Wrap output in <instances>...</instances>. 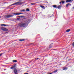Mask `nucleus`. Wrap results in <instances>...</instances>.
<instances>
[{"instance_id":"24","label":"nucleus","mask_w":74,"mask_h":74,"mask_svg":"<svg viewBox=\"0 0 74 74\" xmlns=\"http://www.w3.org/2000/svg\"><path fill=\"white\" fill-rule=\"evenodd\" d=\"M72 45H73V47H74V42L73 43Z\"/></svg>"},{"instance_id":"19","label":"nucleus","mask_w":74,"mask_h":74,"mask_svg":"<svg viewBox=\"0 0 74 74\" xmlns=\"http://www.w3.org/2000/svg\"><path fill=\"white\" fill-rule=\"evenodd\" d=\"M13 62H17V61L16 60H13Z\"/></svg>"},{"instance_id":"2","label":"nucleus","mask_w":74,"mask_h":74,"mask_svg":"<svg viewBox=\"0 0 74 74\" xmlns=\"http://www.w3.org/2000/svg\"><path fill=\"white\" fill-rule=\"evenodd\" d=\"M14 16V15L10 14H8L4 16L5 18H9L10 17H12Z\"/></svg>"},{"instance_id":"30","label":"nucleus","mask_w":74,"mask_h":74,"mask_svg":"<svg viewBox=\"0 0 74 74\" xmlns=\"http://www.w3.org/2000/svg\"><path fill=\"white\" fill-rule=\"evenodd\" d=\"M20 16H17V17H19V18H20Z\"/></svg>"},{"instance_id":"27","label":"nucleus","mask_w":74,"mask_h":74,"mask_svg":"<svg viewBox=\"0 0 74 74\" xmlns=\"http://www.w3.org/2000/svg\"><path fill=\"white\" fill-rule=\"evenodd\" d=\"M60 4H62V1L61 2H60Z\"/></svg>"},{"instance_id":"23","label":"nucleus","mask_w":74,"mask_h":74,"mask_svg":"<svg viewBox=\"0 0 74 74\" xmlns=\"http://www.w3.org/2000/svg\"><path fill=\"white\" fill-rule=\"evenodd\" d=\"M35 3H31L30 4L31 5H34V4H35Z\"/></svg>"},{"instance_id":"36","label":"nucleus","mask_w":74,"mask_h":74,"mask_svg":"<svg viewBox=\"0 0 74 74\" xmlns=\"http://www.w3.org/2000/svg\"><path fill=\"white\" fill-rule=\"evenodd\" d=\"M52 73H51V74H52Z\"/></svg>"},{"instance_id":"12","label":"nucleus","mask_w":74,"mask_h":74,"mask_svg":"<svg viewBox=\"0 0 74 74\" xmlns=\"http://www.w3.org/2000/svg\"><path fill=\"white\" fill-rule=\"evenodd\" d=\"M40 7H41L43 9H45V7L43 6H41Z\"/></svg>"},{"instance_id":"35","label":"nucleus","mask_w":74,"mask_h":74,"mask_svg":"<svg viewBox=\"0 0 74 74\" xmlns=\"http://www.w3.org/2000/svg\"><path fill=\"white\" fill-rule=\"evenodd\" d=\"M60 65H62V64H60Z\"/></svg>"},{"instance_id":"1","label":"nucleus","mask_w":74,"mask_h":74,"mask_svg":"<svg viewBox=\"0 0 74 74\" xmlns=\"http://www.w3.org/2000/svg\"><path fill=\"white\" fill-rule=\"evenodd\" d=\"M27 23H28V21H26L25 22H21L18 24V26L20 27H26L27 26Z\"/></svg>"},{"instance_id":"17","label":"nucleus","mask_w":74,"mask_h":74,"mask_svg":"<svg viewBox=\"0 0 74 74\" xmlns=\"http://www.w3.org/2000/svg\"><path fill=\"white\" fill-rule=\"evenodd\" d=\"M20 18H25V16H20Z\"/></svg>"},{"instance_id":"3","label":"nucleus","mask_w":74,"mask_h":74,"mask_svg":"<svg viewBox=\"0 0 74 74\" xmlns=\"http://www.w3.org/2000/svg\"><path fill=\"white\" fill-rule=\"evenodd\" d=\"M1 30L3 31H4V32H7L8 31V29L2 27L1 28Z\"/></svg>"},{"instance_id":"34","label":"nucleus","mask_w":74,"mask_h":74,"mask_svg":"<svg viewBox=\"0 0 74 74\" xmlns=\"http://www.w3.org/2000/svg\"><path fill=\"white\" fill-rule=\"evenodd\" d=\"M73 9H74V7L73 8Z\"/></svg>"},{"instance_id":"29","label":"nucleus","mask_w":74,"mask_h":74,"mask_svg":"<svg viewBox=\"0 0 74 74\" xmlns=\"http://www.w3.org/2000/svg\"><path fill=\"white\" fill-rule=\"evenodd\" d=\"M24 74H29L27 73H25Z\"/></svg>"},{"instance_id":"28","label":"nucleus","mask_w":74,"mask_h":74,"mask_svg":"<svg viewBox=\"0 0 74 74\" xmlns=\"http://www.w3.org/2000/svg\"><path fill=\"white\" fill-rule=\"evenodd\" d=\"M38 59H39V58H37L36 59V60H38Z\"/></svg>"},{"instance_id":"11","label":"nucleus","mask_w":74,"mask_h":74,"mask_svg":"<svg viewBox=\"0 0 74 74\" xmlns=\"http://www.w3.org/2000/svg\"><path fill=\"white\" fill-rule=\"evenodd\" d=\"M68 69V68H65L64 69H63V70H67Z\"/></svg>"},{"instance_id":"14","label":"nucleus","mask_w":74,"mask_h":74,"mask_svg":"<svg viewBox=\"0 0 74 74\" xmlns=\"http://www.w3.org/2000/svg\"><path fill=\"white\" fill-rule=\"evenodd\" d=\"M70 29H67L66 30V32H70Z\"/></svg>"},{"instance_id":"9","label":"nucleus","mask_w":74,"mask_h":74,"mask_svg":"<svg viewBox=\"0 0 74 74\" xmlns=\"http://www.w3.org/2000/svg\"><path fill=\"white\" fill-rule=\"evenodd\" d=\"M25 9H24L23 10H20V12H25Z\"/></svg>"},{"instance_id":"37","label":"nucleus","mask_w":74,"mask_h":74,"mask_svg":"<svg viewBox=\"0 0 74 74\" xmlns=\"http://www.w3.org/2000/svg\"><path fill=\"white\" fill-rule=\"evenodd\" d=\"M18 20H19V18H18Z\"/></svg>"},{"instance_id":"16","label":"nucleus","mask_w":74,"mask_h":74,"mask_svg":"<svg viewBox=\"0 0 74 74\" xmlns=\"http://www.w3.org/2000/svg\"><path fill=\"white\" fill-rule=\"evenodd\" d=\"M24 39L19 40V41H24Z\"/></svg>"},{"instance_id":"25","label":"nucleus","mask_w":74,"mask_h":74,"mask_svg":"<svg viewBox=\"0 0 74 74\" xmlns=\"http://www.w3.org/2000/svg\"><path fill=\"white\" fill-rule=\"evenodd\" d=\"M19 14L20 15V14H23V13H19Z\"/></svg>"},{"instance_id":"10","label":"nucleus","mask_w":74,"mask_h":74,"mask_svg":"<svg viewBox=\"0 0 74 74\" xmlns=\"http://www.w3.org/2000/svg\"><path fill=\"white\" fill-rule=\"evenodd\" d=\"M16 5V2L15 3H14L12 4L10 6H11L12 5Z\"/></svg>"},{"instance_id":"26","label":"nucleus","mask_w":74,"mask_h":74,"mask_svg":"<svg viewBox=\"0 0 74 74\" xmlns=\"http://www.w3.org/2000/svg\"><path fill=\"white\" fill-rule=\"evenodd\" d=\"M1 55H2V53L0 54V56H1Z\"/></svg>"},{"instance_id":"13","label":"nucleus","mask_w":74,"mask_h":74,"mask_svg":"<svg viewBox=\"0 0 74 74\" xmlns=\"http://www.w3.org/2000/svg\"><path fill=\"white\" fill-rule=\"evenodd\" d=\"M53 7L54 8H57V7H56V5H53Z\"/></svg>"},{"instance_id":"20","label":"nucleus","mask_w":74,"mask_h":74,"mask_svg":"<svg viewBox=\"0 0 74 74\" xmlns=\"http://www.w3.org/2000/svg\"><path fill=\"white\" fill-rule=\"evenodd\" d=\"M61 2H62V4H64V1H61Z\"/></svg>"},{"instance_id":"21","label":"nucleus","mask_w":74,"mask_h":74,"mask_svg":"<svg viewBox=\"0 0 74 74\" xmlns=\"http://www.w3.org/2000/svg\"><path fill=\"white\" fill-rule=\"evenodd\" d=\"M1 26H7V25H4V24H2L1 25Z\"/></svg>"},{"instance_id":"6","label":"nucleus","mask_w":74,"mask_h":74,"mask_svg":"<svg viewBox=\"0 0 74 74\" xmlns=\"http://www.w3.org/2000/svg\"><path fill=\"white\" fill-rule=\"evenodd\" d=\"M16 67V64H15L14 66L11 67V69H15V67Z\"/></svg>"},{"instance_id":"33","label":"nucleus","mask_w":74,"mask_h":74,"mask_svg":"<svg viewBox=\"0 0 74 74\" xmlns=\"http://www.w3.org/2000/svg\"><path fill=\"white\" fill-rule=\"evenodd\" d=\"M5 70H6V69H4V70L5 71Z\"/></svg>"},{"instance_id":"15","label":"nucleus","mask_w":74,"mask_h":74,"mask_svg":"<svg viewBox=\"0 0 74 74\" xmlns=\"http://www.w3.org/2000/svg\"><path fill=\"white\" fill-rule=\"evenodd\" d=\"M57 71H58V70H56L54 71H53V73H56L57 72Z\"/></svg>"},{"instance_id":"7","label":"nucleus","mask_w":74,"mask_h":74,"mask_svg":"<svg viewBox=\"0 0 74 74\" xmlns=\"http://www.w3.org/2000/svg\"><path fill=\"white\" fill-rule=\"evenodd\" d=\"M61 5H60L58 6V7L56 8H58V9H61Z\"/></svg>"},{"instance_id":"8","label":"nucleus","mask_w":74,"mask_h":74,"mask_svg":"<svg viewBox=\"0 0 74 74\" xmlns=\"http://www.w3.org/2000/svg\"><path fill=\"white\" fill-rule=\"evenodd\" d=\"M71 1V0H67L66 1V3H69V2H70Z\"/></svg>"},{"instance_id":"5","label":"nucleus","mask_w":74,"mask_h":74,"mask_svg":"<svg viewBox=\"0 0 74 74\" xmlns=\"http://www.w3.org/2000/svg\"><path fill=\"white\" fill-rule=\"evenodd\" d=\"M12 14L15 15H20L19 13H13Z\"/></svg>"},{"instance_id":"32","label":"nucleus","mask_w":74,"mask_h":74,"mask_svg":"<svg viewBox=\"0 0 74 74\" xmlns=\"http://www.w3.org/2000/svg\"><path fill=\"white\" fill-rule=\"evenodd\" d=\"M1 18V16H0V18Z\"/></svg>"},{"instance_id":"31","label":"nucleus","mask_w":74,"mask_h":74,"mask_svg":"<svg viewBox=\"0 0 74 74\" xmlns=\"http://www.w3.org/2000/svg\"><path fill=\"white\" fill-rule=\"evenodd\" d=\"M74 0H71L72 1H73Z\"/></svg>"},{"instance_id":"18","label":"nucleus","mask_w":74,"mask_h":74,"mask_svg":"<svg viewBox=\"0 0 74 74\" xmlns=\"http://www.w3.org/2000/svg\"><path fill=\"white\" fill-rule=\"evenodd\" d=\"M69 4H70L68 3L66 4V7H68Z\"/></svg>"},{"instance_id":"22","label":"nucleus","mask_w":74,"mask_h":74,"mask_svg":"<svg viewBox=\"0 0 74 74\" xmlns=\"http://www.w3.org/2000/svg\"><path fill=\"white\" fill-rule=\"evenodd\" d=\"M26 11H30V10H29V9H27L26 10Z\"/></svg>"},{"instance_id":"4","label":"nucleus","mask_w":74,"mask_h":74,"mask_svg":"<svg viewBox=\"0 0 74 74\" xmlns=\"http://www.w3.org/2000/svg\"><path fill=\"white\" fill-rule=\"evenodd\" d=\"M18 71H17V70L16 69L14 70V73L15 74H18Z\"/></svg>"}]
</instances>
